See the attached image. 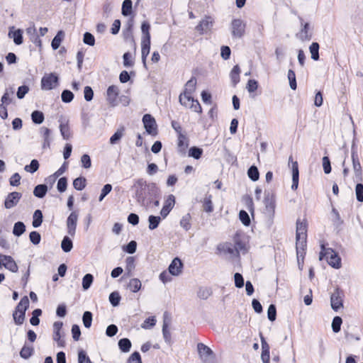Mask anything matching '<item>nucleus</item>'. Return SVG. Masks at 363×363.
Here are the masks:
<instances>
[{"instance_id": "obj_63", "label": "nucleus", "mask_w": 363, "mask_h": 363, "mask_svg": "<svg viewBox=\"0 0 363 363\" xmlns=\"http://www.w3.org/2000/svg\"><path fill=\"white\" fill-rule=\"evenodd\" d=\"M355 194L357 200L359 202L363 201V184L357 183L355 186Z\"/></svg>"}, {"instance_id": "obj_13", "label": "nucleus", "mask_w": 363, "mask_h": 363, "mask_svg": "<svg viewBox=\"0 0 363 363\" xmlns=\"http://www.w3.org/2000/svg\"><path fill=\"white\" fill-rule=\"evenodd\" d=\"M183 263L179 257H175L170 263L168 271L172 276H178L182 273Z\"/></svg>"}, {"instance_id": "obj_24", "label": "nucleus", "mask_w": 363, "mask_h": 363, "mask_svg": "<svg viewBox=\"0 0 363 363\" xmlns=\"http://www.w3.org/2000/svg\"><path fill=\"white\" fill-rule=\"evenodd\" d=\"M309 23H306L303 24L302 28L300 32L297 33V37L302 41L309 40L311 38V33H309Z\"/></svg>"}, {"instance_id": "obj_28", "label": "nucleus", "mask_w": 363, "mask_h": 363, "mask_svg": "<svg viewBox=\"0 0 363 363\" xmlns=\"http://www.w3.org/2000/svg\"><path fill=\"white\" fill-rule=\"evenodd\" d=\"M2 257L5 261H7L6 264H4V267L6 269H9V271H11L12 272H18V267L16 262L14 261V259L11 256Z\"/></svg>"}, {"instance_id": "obj_21", "label": "nucleus", "mask_w": 363, "mask_h": 363, "mask_svg": "<svg viewBox=\"0 0 363 363\" xmlns=\"http://www.w3.org/2000/svg\"><path fill=\"white\" fill-rule=\"evenodd\" d=\"M12 27L9 32V37L13 38V42L16 45H21L23 43V32L21 29L13 30Z\"/></svg>"}, {"instance_id": "obj_60", "label": "nucleus", "mask_w": 363, "mask_h": 363, "mask_svg": "<svg viewBox=\"0 0 363 363\" xmlns=\"http://www.w3.org/2000/svg\"><path fill=\"white\" fill-rule=\"evenodd\" d=\"M61 35H62V31H59L57 33V34L52 39V43H51V46L53 50H57L60 47V43L62 40Z\"/></svg>"}, {"instance_id": "obj_17", "label": "nucleus", "mask_w": 363, "mask_h": 363, "mask_svg": "<svg viewBox=\"0 0 363 363\" xmlns=\"http://www.w3.org/2000/svg\"><path fill=\"white\" fill-rule=\"evenodd\" d=\"M119 90L116 86L111 85L107 89V101L113 106L117 104Z\"/></svg>"}, {"instance_id": "obj_47", "label": "nucleus", "mask_w": 363, "mask_h": 363, "mask_svg": "<svg viewBox=\"0 0 363 363\" xmlns=\"http://www.w3.org/2000/svg\"><path fill=\"white\" fill-rule=\"evenodd\" d=\"M211 198V195H208L206 196L203 200V210L207 213H211L213 211V206Z\"/></svg>"}, {"instance_id": "obj_45", "label": "nucleus", "mask_w": 363, "mask_h": 363, "mask_svg": "<svg viewBox=\"0 0 363 363\" xmlns=\"http://www.w3.org/2000/svg\"><path fill=\"white\" fill-rule=\"evenodd\" d=\"M94 281V277L91 274H86L82 279V288L84 290H87L90 288Z\"/></svg>"}, {"instance_id": "obj_59", "label": "nucleus", "mask_w": 363, "mask_h": 363, "mask_svg": "<svg viewBox=\"0 0 363 363\" xmlns=\"http://www.w3.org/2000/svg\"><path fill=\"white\" fill-rule=\"evenodd\" d=\"M179 102L182 106H184L185 107H189L191 104V101L192 99V96L186 95L184 94H180L179 97Z\"/></svg>"}, {"instance_id": "obj_11", "label": "nucleus", "mask_w": 363, "mask_h": 363, "mask_svg": "<svg viewBox=\"0 0 363 363\" xmlns=\"http://www.w3.org/2000/svg\"><path fill=\"white\" fill-rule=\"evenodd\" d=\"M342 294V293L340 291L339 289H336L331 294L330 304L332 308L335 311H337L340 308L343 306Z\"/></svg>"}, {"instance_id": "obj_62", "label": "nucleus", "mask_w": 363, "mask_h": 363, "mask_svg": "<svg viewBox=\"0 0 363 363\" xmlns=\"http://www.w3.org/2000/svg\"><path fill=\"white\" fill-rule=\"evenodd\" d=\"M83 42H84V43H85L88 45L94 46L95 44L94 36L91 33H90L89 32H86L84 34Z\"/></svg>"}, {"instance_id": "obj_12", "label": "nucleus", "mask_w": 363, "mask_h": 363, "mask_svg": "<svg viewBox=\"0 0 363 363\" xmlns=\"http://www.w3.org/2000/svg\"><path fill=\"white\" fill-rule=\"evenodd\" d=\"M22 194L17 191H13L8 194L4 201V206L7 209H10L19 202Z\"/></svg>"}, {"instance_id": "obj_44", "label": "nucleus", "mask_w": 363, "mask_h": 363, "mask_svg": "<svg viewBox=\"0 0 363 363\" xmlns=\"http://www.w3.org/2000/svg\"><path fill=\"white\" fill-rule=\"evenodd\" d=\"M161 221V218L160 216H150L148 218L149 222V229L152 230L157 228Z\"/></svg>"}, {"instance_id": "obj_57", "label": "nucleus", "mask_w": 363, "mask_h": 363, "mask_svg": "<svg viewBox=\"0 0 363 363\" xmlns=\"http://www.w3.org/2000/svg\"><path fill=\"white\" fill-rule=\"evenodd\" d=\"M62 101L65 103H69L74 99L73 93L67 89L64 90L61 94Z\"/></svg>"}, {"instance_id": "obj_35", "label": "nucleus", "mask_w": 363, "mask_h": 363, "mask_svg": "<svg viewBox=\"0 0 363 363\" xmlns=\"http://www.w3.org/2000/svg\"><path fill=\"white\" fill-rule=\"evenodd\" d=\"M141 281L138 279H131L128 284V288L132 292H138L141 289Z\"/></svg>"}, {"instance_id": "obj_32", "label": "nucleus", "mask_w": 363, "mask_h": 363, "mask_svg": "<svg viewBox=\"0 0 363 363\" xmlns=\"http://www.w3.org/2000/svg\"><path fill=\"white\" fill-rule=\"evenodd\" d=\"M118 347L123 352H128L131 348V342L128 338H122L118 341Z\"/></svg>"}, {"instance_id": "obj_31", "label": "nucleus", "mask_w": 363, "mask_h": 363, "mask_svg": "<svg viewBox=\"0 0 363 363\" xmlns=\"http://www.w3.org/2000/svg\"><path fill=\"white\" fill-rule=\"evenodd\" d=\"M29 306V300L27 296H23L20 302L18 303L15 311L22 312L23 313H26L27 308Z\"/></svg>"}, {"instance_id": "obj_61", "label": "nucleus", "mask_w": 363, "mask_h": 363, "mask_svg": "<svg viewBox=\"0 0 363 363\" xmlns=\"http://www.w3.org/2000/svg\"><path fill=\"white\" fill-rule=\"evenodd\" d=\"M14 322L16 325H22L25 320V313L22 312L14 311L13 313Z\"/></svg>"}, {"instance_id": "obj_52", "label": "nucleus", "mask_w": 363, "mask_h": 363, "mask_svg": "<svg viewBox=\"0 0 363 363\" xmlns=\"http://www.w3.org/2000/svg\"><path fill=\"white\" fill-rule=\"evenodd\" d=\"M332 213L333 215V225L336 228L340 227L342 224L343 220L341 219L339 212L335 208H333L332 209Z\"/></svg>"}, {"instance_id": "obj_56", "label": "nucleus", "mask_w": 363, "mask_h": 363, "mask_svg": "<svg viewBox=\"0 0 363 363\" xmlns=\"http://www.w3.org/2000/svg\"><path fill=\"white\" fill-rule=\"evenodd\" d=\"M121 301V296L117 291H113L109 295V301L113 306H118Z\"/></svg>"}, {"instance_id": "obj_19", "label": "nucleus", "mask_w": 363, "mask_h": 363, "mask_svg": "<svg viewBox=\"0 0 363 363\" xmlns=\"http://www.w3.org/2000/svg\"><path fill=\"white\" fill-rule=\"evenodd\" d=\"M150 39H142L141 40V57L144 66H146V60L150 53Z\"/></svg>"}, {"instance_id": "obj_51", "label": "nucleus", "mask_w": 363, "mask_h": 363, "mask_svg": "<svg viewBox=\"0 0 363 363\" xmlns=\"http://www.w3.org/2000/svg\"><path fill=\"white\" fill-rule=\"evenodd\" d=\"M39 168V162L37 160H32L29 165H26L24 167L25 171L30 172V173H34Z\"/></svg>"}, {"instance_id": "obj_42", "label": "nucleus", "mask_w": 363, "mask_h": 363, "mask_svg": "<svg viewBox=\"0 0 363 363\" xmlns=\"http://www.w3.org/2000/svg\"><path fill=\"white\" fill-rule=\"evenodd\" d=\"M132 1L124 0L122 4V14L125 16H129L132 12Z\"/></svg>"}, {"instance_id": "obj_14", "label": "nucleus", "mask_w": 363, "mask_h": 363, "mask_svg": "<svg viewBox=\"0 0 363 363\" xmlns=\"http://www.w3.org/2000/svg\"><path fill=\"white\" fill-rule=\"evenodd\" d=\"M175 204V197L174 195L170 194L165 200L164 206L160 211L161 216L164 218L169 213Z\"/></svg>"}, {"instance_id": "obj_46", "label": "nucleus", "mask_w": 363, "mask_h": 363, "mask_svg": "<svg viewBox=\"0 0 363 363\" xmlns=\"http://www.w3.org/2000/svg\"><path fill=\"white\" fill-rule=\"evenodd\" d=\"M124 128H121L111 137L110 143L111 145L116 144L123 136Z\"/></svg>"}, {"instance_id": "obj_54", "label": "nucleus", "mask_w": 363, "mask_h": 363, "mask_svg": "<svg viewBox=\"0 0 363 363\" xmlns=\"http://www.w3.org/2000/svg\"><path fill=\"white\" fill-rule=\"evenodd\" d=\"M203 153V150L197 147H192L189 150V156L192 157L196 160L199 159Z\"/></svg>"}, {"instance_id": "obj_41", "label": "nucleus", "mask_w": 363, "mask_h": 363, "mask_svg": "<svg viewBox=\"0 0 363 363\" xmlns=\"http://www.w3.org/2000/svg\"><path fill=\"white\" fill-rule=\"evenodd\" d=\"M86 179L84 177H77L73 181V186L77 191H82L86 186Z\"/></svg>"}, {"instance_id": "obj_3", "label": "nucleus", "mask_w": 363, "mask_h": 363, "mask_svg": "<svg viewBox=\"0 0 363 363\" xmlns=\"http://www.w3.org/2000/svg\"><path fill=\"white\" fill-rule=\"evenodd\" d=\"M325 257L329 265L335 269L341 267V258L338 254L332 248H326L324 245H321V251L320 252V259Z\"/></svg>"}, {"instance_id": "obj_7", "label": "nucleus", "mask_w": 363, "mask_h": 363, "mask_svg": "<svg viewBox=\"0 0 363 363\" xmlns=\"http://www.w3.org/2000/svg\"><path fill=\"white\" fill-rule=\"evenodd\" d=\"M245 27L246 23L242 19H233L230 25L233 38H241L245 35Z\"/></svg>"}, {"instance_id": "obj_29", "label": "nucleus", "mask_w": 363, "mask_h": 363, "mask_svg": "<svg viewBox=\"0 0 363 363\" xmlns=\"http://www.w3.org/2000/svg\"><path fill=\"white\" fill-rule=\"evenodd\" d=\"M48 191V186L45 184H38L33 190V194L35 196L42 199L43 198Z\"/></svg>"}, {"instance_id": "obj_39", "label": "nucleus", "mask_w": 363, "mask_h": 363, "mask_svg": "<svg viewBox=\"0 0 363 363\" xmlns=\"http://www.w3.org/2000/svg\"><path fill=\"white\" fill-rule=\"evenodd\" d=\"M247 175L252 181H257L259 177V173L257 167L255 165H252L247 170Z\"/></svg>"}, {"instance_id": "obj_22", "label": "nucleus", "mask_w": 363, "mask_h": 363, "mask_svg": "<svg viewBox=\"0 0 363 363\" xmlns=\"http://www.w3.org/2000/svg\"><path fill=\"white\" fill-rule=\"evenodd\" d=\"M177 145L178 151L182 154H184L189 145V140L186 138V135H184V133H179V135H178Z\"/></svg>"}, {"instance_id": "obj_26", "label": "nucleus", "mask_w": 363, "mask_h": 363, "mask_svg": "<svg viewBox=\"0 0 363 363\" xmlns=\"http://www.w3.org/2000/svg\"><path fill=\"white\" fill-rule=\"evenodd\" d=\"M13 94L14 89L13 87L6 88L1 99V104L6 106L9 105L12 102Z\"/></svg>"}, {"instance_id": "obj_48", "label": "nucleus", "mask_w": 363, "mask_h": 363, "mask_svg": "<svg viewBox=\"0 0 363 363\" xmlns=\"http://www.w3.org/2000/svg\"><path fill=\"white\" fill-rule=\"evenodd\" d=\"M287 77L289 82L290 88L293 90H296L297 87L296 74L294 70L289 69L287 73Z\"/></svg>"}, {"instance_id": "obj_53", "label": "nucleus", "mask_w": 363, "mask_h": 363, "mask_svg": "<svg viewBox=\"0 0 363 363\" xmlns=\"http://www.w3.org/2000/svg\"><path fill=\"white\" fill-rule=\"evenodd\" d=\"M150 25L148 22L144 21L141 26V30L143 33L142 39H150Z\"/></svg>"}, {"instance_id": "obj_6", "label": "nucleus", "mask_w": 363, "mask_h": 363, "mask_svg": "<svg viewBox=\"0 0 363 363\" xmlns=\"http://www.w3.org/2000/svg\"><path fill=\"white\" fill-rule=\"evenodd\" d=\"M62 326L63 323L61 321H56L53 323L52 339L56 342L58 347H64L65 346V333L62 331Z\"/></svg>"}, {"instance_id": "obj_5", "label": "nucleus", "mask_w": 363, "mask_h": 363, "mask_svg": "<svg viewBox=\"0 0 363 363\" xmlns=\"http://www.w3.org/2000/svg\"><path fill=\"white\" fill-rule=\"evenodd\" d=\"M59 84V77L55 73L45 74L41 79V89L49 91L56 88Z\"/></svg>"}, {"instance_id": "obj_49", "label": "nucleus", "mask_w": 363, "mask_h": 363, "mask_svg": "<svg viewBox=\"0 0 363 363\" xmlns=\"http://www.w3.org/2000/svg\"><path fill=\"white\" fill-rule=\"evenodd\" d=\"M84 326L89 328L92 323V313L90 311H85L82 316Z\"/></svg>"}, {"instance_id": "obj_64", "label": "nucleus", "mask_w": 363, "mask_h": 363, "mask_svg": "<svg viewBox=\"0 0 363 363\" xmlns=\"http://www.w3.org/2000/svg\"><path fill=\"white\" fill-rule=\"evenodd\" d=\"M127 363H142L140 353L138 352H133L128 358Z\"/></svg>"}, {"instance_id": "obj_37", "label": "nucleus", "mask_w": 363, "mask_h": 363, "mask_svg": "<svg viewBox=\"0 0 363 363\" xmlns=\"http://www.w3.org/2000/svg\"><path fill=\"white\" fill-rule=\"evenodd\" d=\"M26 230V225L23 222L18 221L14 224L13 233L16 236H21Z\"/></svg>"}, {"instance_id": "obj_16", "label": "nucleus", "mask_w": 363, "mask_h": 363, "mask_svg": "<svg viewBox=\"0 0 363 363\" xmlns=\"http://www.w3.org/2000/svg\"><path fill=\"white\" fill-rule=\"evenodd\" d=\"M218 250L225 255H229L230 257L232 258L238 257L237 250L235 248L234 245H233L230 242H225L223 244L218 245Z\"/></svg>"}, {"instance_id": "obj_15", "label": "nucleus", "mask_w": 363, "mask_h": 363, "mask_svg": "<svg viewBox=\"0 0 363 363\" xmlns=\"http://www.w3.org/2000/svg\"><path fill=\"white\" fill-rule=\"evenodd\" d=\"M197 350L200 357L203 362L208 361L213 354L211 349L201 342L197 345Z\"/></svg>"}, {"instance_id": "obj_1", "label": "nucleus", "mask_w": 363, "mask_h": 363, "mask_svg": "<svg viewBox=\"0 0 363 363\" xmlns=\"http://www.w3.org/2000/svg\"><path fill=\"white\" fill-rule=\"evenodd\" d=\"M133 189L138 203L146 208L160 194V189L157 184L154 182H147L143 178L135 180Z\"/></svg>"}, {"instance_id": "obj_4", "label": "nucleus", "mask_w": 363, "mask_h": 363, "mask_svg": "<svg viewBox=\"0 0 363 363\" xmlns=\"http://www.w3.org/2000/svg\"><path fill=\"white\" fill-rule=\"evenodd\" d=\"M264 204L265 215L270 219H272L274 216L276 208V199L274 194L270 192H265Z\"/></svg>"}, {"instance_id": "obj_55", "label": "nucleus", "mask_w": 363, "mask_h": 363, "mask_svg": "<svg viewBox=\"0 0 363 363\" xmlns=\"http://www.w3.org/2000/svg\"><path fill=\"white\" fill-rule=\"evenodd\" d=\"M239 218L242 223L245 226H249L250 224V218L248 213L244 211L241 210L239 213Z\"/></svg>"}, {"instance_id": "obj_20", "label": "nucleus", "mask_w": 363, "mask_h": 363, "mask_svg": "<svg viewBox=\"0 0 363 363\" xmlns=\"http://www.w3.org/2000/svg\"><path fill=\"white\" fill-rule=\"evenodd\" d=\"M235 241V248L237 250V253L239 255L240 253L245 254L247 253L248 250L247 245L246 244V242L243 240H242L239 236L235 237L234 239Z\"/></svg>"}, {"instance_id": "obj_2", "label": "nucleus", "mask_w": 363, "mask_h": 363, "mask_svg": "<svg viewBox=\"0 0 363 363\" xmlns=\"http://www.w3.org/2000/svg\"><path fill=\"white\" fill-rule=\"evenodd\" d=\"M306 238H307V222L306 220H301L298 219L296 221V251H297V257L299 259L300 256H302V252L301 250H303L304 247L306 245Z\"/></svg>"}, {"instance_id": "obj_18", "label": "nucleus", "mask_w": 363, "mask_h": 363, "mask_svg": "<svg viewBox=\"0 0 363 363\" xmlns=\"http://www.w3.org/2000/svg\"><path fill=\"white\" fill-rule=\"evenodd\" d=\"M213 26V21L211 17H206L200 21L199 25L196 27L197 31L200 33H204L209 31Z\"/></svg>"}, {"instance_id": "obj_40", "label": "nucleus", "mask_w": 363, "mask_h": 363, "mask_svg": "<svg viewBox=\"0 0 363 363\" xmlns=\"http://www.w3.org/2000/svg\"><path fill=\"white\" fill-rule=\"evenodd\" d=\"M61 247L65 252H70L73 247L72 240L67 236L64 237L61 242Z\"/></svg>"}, {"instance_id": "obj_38", "label": "nucleus", "mask_w": 363, "mask_h": 363, "mask_svg": "<svg viewBox=\"0 0 363 363\" xmlns=\"http://www.w3.org/2000/svg\"><path fill=\"white\" fill-rule=\"evenodd\" d=\"M162 335H163L164 341L167 344H170L172 342L171 333L168 329V323L165 319L164 320L163 325H162Z\"/></svg>"}, {"instance_id": "obj_43", "label": "nucleus", "mask_w": 363, "mask_h": 363, "mask_svg": "<svg viewBox=\"0 0 363 363\" xmlns=\"http://www.w3.org/2000/svg\"><path fill=\"white\" fill-rule=\"evenodd\" d=\"M44 114L42 111H34L31 113V119L35 124H41L44 121Z\"/></svg>"}, {"instance_id": "obj_10", "label": "nucleus", "mask_w": 363, "mask_h": 363, "mask_svg": "<svg viewBox=\"0 0 363 363\" xmlns=\"http://www.w3.org/2000/svg\"><path fill=\"white\" fill-rule=\"evenodd\" d=\"M78 216L79 215L77 211H72L67 219V233L72 237H74L75 235Z\"/></svg>"}, {"instance_id": "obj_23", "label": "nucleus", "mask_w": 363, "mask_h": 363, "mask_svg": "<svg viewBox=\"0 0 363 363\" xmlns=\"http://www.w3.org/2000/svg\"><path fill=\"white\" fill-rule=\"evenodd\" d=\"M299 172L297 162L292 163V185L291 189L296 190L298 186Z\"/></svg>"}, {"instance_id": "obj_9", "label": "nucleus", "mask_w": 363, "mask_h": 363, "mask_svg": "<svg viewBox=\"0 0 363 363\" xmlns=\"http://www.w3.org/2000/svg\"><path fill=\"white\" fill-rule=\"evenodd\" d=\"M351 158L352 162V169L354 174V181L357 182H362L363 171L359 159V155L353 154V156H351Z\"/></svg>"}, {"instance_id": "obj_50", "label": "nucleus", "mask_w": 363, "mask_h": 363, "mask_svg": "<svg viewBox=\"0 0 363 363\" xmlns=\"http://www.w3.org/2000/svg\"><path fill=\"white\" fill-rule=\"evenodd\" d=\"M191 216L189 213L186 214L184 216L181 220H180V225L185 230H189L191 228Z\"/></svg>"}, {"instance_id": "obj_30", "label": "nucleus", "mask_w": 363, "mask_h": 363, "mask_svg": "<svg viewBox=\"0 0 363 363\" xmlns=\"http://www.w3.org/2000/svg\"><path fill=\"white\" fill-rule=\"evenodd\" d=\"M43 213L40 210H35L33 216L32 225L34 228H38L43 223Z\"/></svg>"}, {"instance_id": "obj_27", "label": "nucleus", "mask_w": 363, "mask_h": 363, "mask_svg": "<svg viewBox=\"0 0 363 363\" xmlns=\"http://www.w3.org/2000/svg\"><path fill=\"white\" fill-rule=\"evenodd\" d=\"M60 130L61 135L65 140H68L71 136V133L69 130V127L68 125V121H60Z\"/></svg>"}, {"instance_id": "obj_33", "label": "nucleus", "mask_w": 363, "mask_h": 363, "mask_svg": "<svg viewBox=\"0 0 363 363\" xmlns=\"http://www.w3.org/2000/svg\"><path fill=\"white\" fill-rule=\"evenodd\" d=\"M240 69L238 65L233 67L230 72V79L233 86H235L240 82Z\"/></svg>"}, {"instance_id": "obj_25", "label": "nucleus", "mask_w": 363, "mask_h": 363, "mask_svg": "<svg viewBox=\"0 0 363 363\" xmlns=\"http://www.w3.org/2000/svg\"><path fill=\"white\" fill-rule=\"evenodd\" d=\"M196 79L193 77L186 83L184 90L182 94L192 96L193 93L196 90Z\"/></svg>"}, {"instance_id": "obj_58", "label": "nucleus", "mask_w": 363, "mask_h": 363, "mask_svg": "<svg viewBox=\"0 0 363 363\" xmlns=\"http://www.w3.org/2000/svg\"><path fill=\"white\" fill-rule=\"evenodd\" d=\"M342 320L340 316H335L332 322V328L334 333H338L340 330Z\"/></svg>"}, {"instance_id": "obj_34", "label": "nucleus", "mask_w": 363, "mask_h": 363, "mask_svg": "<svg viewBox=\"0 0 363 363\" xmlns=\"http://www.w3.org/2000/svg\"><path fill=\"white\" fill-rule=\"evenodd\" d=\"M34 352V349L32 346H27L26 345H23L20 351V356L23 359L30 358Z\"/></svg>"}, {"instance_id": "obj_36", "label": "nucleus", "mask_w": 363, "mask_h": 363, "mask_svg": "<svg viewBox=\"0 0 363 363\" xmlns=\"http://www.w3.org/2000/svg\"><path fill=\"white\" fill-rule=\"evenodd\" d=\"M319 44L316 42L312 43V44L309 47V50L311 54V58L313 60H319Z\"/></svg>"}, {"instance_id": "obj_8", "label": "nucleus", "mask_w": 363, "mask_h": 363, "mask_svg": "<svg viewBox=\"0 0 363 363\" xmlns=\"http://www.w3.org/2000/svg\"><path fill=\"white\" fill-rule=\"evenodd\" d=\"M143 122L148 134L152 135L157 134V125L155 119L150 114H145L143 117Z\"/></svg>"}]
</instances>
